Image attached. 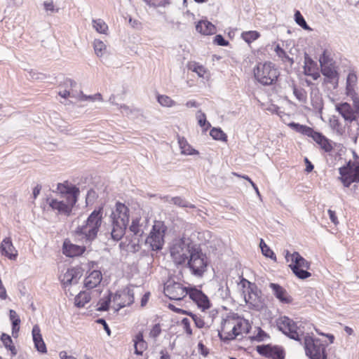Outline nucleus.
Masks as SVG:
<instances>
[{
  "mask_svg": "<svg viewBox=\"0 0 359 359\" xmlns=\"http://www.w3.org/2000/svg\"><path fill=\"white\" fill-rule=\"evenodd\" d=\"M178 144L181 153L184 155H195L198 154V151L194 149L183 137H178Z\"/></svg>",
  "mask_w": 359,
  "mask_h": 359,
  "instance_id": "nucleus-32",
  "label": "nucleus"
},
{
  "mask_svg": "<svg viewBox=\"0 0 359 359\" xmlns=\"http://www.w3.org/2000/svg\"><path fill=\"white\" fill-rule=\"evenodd\" d=\"M196 31L203 35H211L216 32L215 26L208 20H201L196 26Z\"/></svg>",
  "mask_w": 359,
  "mask_h": 359,
  "instance_id": "nucleus-31",
  "label": "nucleus"
},
{
  "mask_svg": "<svg viewBox=\"0 0 359 359\" xmlns=\"http://www.w3.org/2000/svg\"><path fill=\"white\" fill-rule=\"evenodd\" d=\"M319 62L321 67L334 65L332 59L330 57V53L326 50H325L320 56Z\"/></svg>",
  "mask_w": 359,
  "mask_h": 359,
  "instance_id": "nucleus-46",
  "label": "nucleus"
},
{
  "mask_svg": "<svg viewBox=\"0 0 359 359\" xmlns=\"http://www.w3.org/2000/svg\"><path fill=\"white\" fill-rule=\"evenodd\" d=\"M260 36V34L257 31H247L241 34V38L248 44L257 40Z\"/></svg>",
  "mask_w": 359,
  "mask_h": 359,
  "instance_id": "nucleus-42",
  "label": "nucleus"
},
{
  "mask_svg": "<svg viewBox=\"0 0 359 359\" xmlns=\"http://www.w3.org/2000/svg\"><path fill=\"white\" fill-rule=\"evenodd\" d=\"M196 247V245L187 238L175 241L170 249V256L175 264H186Z\"/></svg>",
  "mask_w": 359,
  "mask_h": 359,
  "instance_id": "nucleus-4",
  "label": "nucleus"
},
{
  "mask_svg": "<svg viewBox=\"0 0 359 359\" xmlns=\"http://www.w3.org/2000/svg\"><path fill=\"white\" fill-rule=\"evenodd\" d=\"M339 179L344 187H348L351 183L359 182V163L349 162L346 166L339 168Z\"/></svg>",
  "mask_w": 359,
  "mask_h": 359,
  "instance_id": "nucleus-12",
  "label": "nucleus"
},
{
  "mask_svg": "<svg viewBox=\"0 0 359 359\" xmlns=\"http://www.w3.org/2000/svg\"><path fill=\"white\" fill-rule=\"evenodd\" d=\"M214 41L219 46H226L228 45L229 42L226 41L223 36L220 34L216 35L215 37Z\"/></svg>",
  "mask_w": 359,
  "mask_h": 359,
  "instance_id": "nucleus-57",
  "label": "nucleus"
},
{
  "mask_svg": "<svg viewBox=\"0 0 359 359\" xmlns=\"http://www.w3.org/2000/svg\"><path fill=\"white\" fill-rule=\"evenodd\" d=\"M78 99L81 101L90 100L91 102H94L95 100L102 101V97L100 93H96L93 95H84L82 92H81L79 95L78 96Z\"/></svg>",
  "mask_w": 359,
  "mask_h": 359,
  "instance_id": "nucleus-50",
  "label": "nucleus"
},
{
  "mask_svg": "<svg viewBox=\"0 0 359 359\" xmlns=\"http://www.w3.org/2000/svg\"><path fill=\"white\" fill-rule=\"evenodd\" d=\"M250 328L248 320L238 316H229L223 320L219 335L222 340L229 341L243 333H248Z\"/></svg>",
  "mask_w": 359,
  "mask_h": 359,
  "instance_id": "nucleus-2",
  "label": "nucleus"
},
{
  "mask_svg": "<svg viewBox=\"0 0 359 359\" xmlns=\"http://www.w3.org/2000/svg\"><path fill=\"white\" fill-rule=\"evenodd\" d=\"M112 222L111 238L119 241L125 234L129 222V209L122 203L117 202L111 215Z\"/></svg>",
  "mask_w": 359,
  "mask_h": 359,
  "instance_id": "nucleus-3",
  "label": "nucleus"
},
{
  "mask_svg": "<svg viewBox=\"0 0 359 359\" xmlns=\"http://www.w3.org/2000/svg\"><path fill=\"white\" fill-rule=\"evenodd\" d=\"M149 219L142 209H138L135 215L132 217V222L129 227L130 231L137 236H142L148 226Z\"/></svg>",
  "mask_w": 359,
  "mask_h": 359,
  "instance_id": "nucleus-14",
  "label": "nucleus"
},
{
  "mask_svg": "<svg viewBox=\"0 0 359 359\" xmlns=\"http://www.w3.org/2000/svg\"><path fill=\"white\" fill-rule=\"evenodd\" d=\"M269 335L260 327H257L256 333L252 337V339L257 341H263L268 339Z\"/></svg>",
  "mask_w": 359,
  "mask_h": 359,
  "instance_id": "nucleus-52",
  "label": "nucleus"
},
{
  "mask_svg": "<svg viewBox=\"0 0 359 359\" xmlns=\"http://www.w3.org/2000/svg\"><path fill=\"white\" fill-rule=\"evenodd\" d=\"M248 284V287L243 292L245 301L252 307L258 308L262 303L261 292L255 285L249 282Z\"/></svg>",
  "mask_w": 359,
  "mask_h": 359,
  "instance_id": "nucleus-16",
  "label": "nucleus"
},
{
  "mask_svg": "<svg viewBox=\"0 0 359 359\" xmlns=\"http://www.w3.org/2000/svg\"><path fill=\"white\" fill-rule=\"evenodd\" d=\"M186 265L192 275L196 277H202L207 270L208 258L200 249L196 247Z\"/></svg>",
  "mask_w": 359,
  "mask_h": 359,
  "instance_id": "nucleus-6",
  "label": "nucleus"
},
{
  "mask_svg": "<svg viewBox=\"0 0 359 359\" xmlns=\"http://www.w3.org/2000/svg\"><path fill=\"white\" fill-rule=\"evenodd\" d=\"M304 348L306 355L311 359H326L325 347L318 339L306 336L304 337Z\"/></svg>",
  "mask_w": 359,
  "mask_h": 359,
  "instance_id": "nucleus-10",
  "label": "nucleus"
},
{
  "mask_svg": "<svg viewBox=\"0 0 359 359\" xmlns=\"http://www.w3.org/2000/svg\"><path fill=\"white\" fill-rule=\"evenodd\" d=\"M188 295L202 311L208 309L210 307V302L208 297L201 290L194 287H191Z\"/></svg>",
  "mask_w": 359,
  "mask_h": 359,
  "instance_id": "nucleus-19",
  "label": "nucleus"
},
{
  "mask_svg": "<svg viewBox=\"0 0 359 359\" xmlns=\"http://www.w3.org/2000/svg\"><path fill=\"white\" fill-rule=\"evenodd\" d=\"M43 6H44V8L46 11L53 12L55 11L54 4L52 1H45L43 3Z\"/></svg>",
  "mask_w": 359,
  "mask_h": 359,
  "instance_id": "nucleus-63",
  "label": "nucleus"
},
{
  "mask_svg": "<svg viewBox=\"0 0 359 359\" xmlns=\"http://www.w3.org/2000/svg\"><path fill=\"white\" fill-rule=\"evenodd\" d=\"M277 325L283 333L296 341H299L300 337L304 333L301 328V324L298 325L297 323L287 316L280 317L277 322Z\"/></svg>",
  "mask_w": 359,
  "mask_h": 359,
  "instance_id": "nucleus-8",
  "label": "nucleus"
},
{
  "mask_svg": "<svg viewBox=\"0 0 359 359\" xmlns=\"http://www.w3.org/2000/svg\"><path fill=\"white\" fill-rule=\"evenodd\" d=\"M255 79L263 85H271L278 78V72L271 62L259 63L254 69Z\"/></svg>",
  "mask_w": 359,
  "mask_h": 359,
  "instance_id": "nucleus-7",
  "label": "nucleus"
},
{
  "mask_svg": "<svg viewBox=\"0 0 359 359\" xmlns=\"http://www.w3.org/2000/svg\"><path fill=\"white\" fill-rule=\"evenodd\" d=\"M269 287L273 292V294L282 303L289 304L292 302V299L288 295L287 291L280 285L276 283H270Z\"/></svg>",
  "mask_w": 359,
  "mask_h": 359,
  "instance_id": "nucleus-27",
  "label": "nucleus"
},
{
  "mask_svg": "<svg viewBox=\"0 0 359 359\" xmlns=\"http://www.w3.org/2000/svg\"><path fill=\"white\" fill-rule=\"evenodd\" d=\"M47 203L51 209L54 211H57L58 214L69 215L73 206L76 203V200L74 196H70L68 199L48 198Z\"/></svg>",
  "mask_w": 359,
  "mask_h": 359,
  "instance_id": "nucleus-13",
  "label": "nucleus"
},
{
  "mask_svg": "<svg viewBox=\"0 0 359 359\" xmlns=\"http://www.w3.org/2000/svg\"><path fill=\"white\" fill-rule=\"evenodd\" d=\"M309 137H312V139L322 149H323L325 152H330L332 150V145L330 141L326 138L321 133L312 130L311 135Z\"/></svg>",
  "mask_w": 359,
  "mask_h": 359,
  "instance_id": "nucleus-30",
  "label": "nucleus"
},
{
  "mask_svg": "<svg viewBox=\"0 0 359 359\" xmlns=\"http://www.w3.org/2000/svg\"><path fill=\"white\" fill-rule=\"evenodd\" d=\"M194 323L196 326L198 328H203L205 327V325L203 318L201 316H195Z\"/></svg>",
  "mask_w": 359,
  "mask_h": 359,
  "instance_id": "nucleus-58",
  "label": "nucleus"
},
{
  "mask_svg": "<svg viewBox=\"0 0 359 359\" xmlns=\"http://www.w3.org/2000/svg\"><path fill=\"white\" fill-rule=\"evenodd\" d=\"M97 323L103 325L104 330L107 332L109 336L111 334L110 329L104 319L99 318L97 320Z\"/></svg>",
  "mask_w": 359,
  "mask_h": 359,
  "instance_id": "nucleus-62",
  "label": "nucleus"
},
{
  "mask_svg": "<svg viewBox=\"0 0 359 359\" xmlns=\"http://www.w3.org/2000/svg\"><path fill=\"white\" fill-rule=\"evenodd\" d=\"M0 251L2 255L11 260H15L18 257V251L13 245L11 239L5 238L0 244Z\"/></svg>",
  "mask_w": 359,
  "mask_h": 359,
  "instance_id": "nucleus-25",
  "label": "nucleus"
},
{
  "mask_svg": "<svg viewBox=\"0 0 359 359\" xmlns=\"http://www.w3.org/2000/svg\"><path fill=\"white\" fill-rule=\"evenodd\" d=\"M102 280V274L99 270H93L87 273L83 280V285L88 290L97 287Z\"/></svg>",
  "mask_w": 359,
  "mask_h": 359,
  "instance_id": "nucleus-23",
  "label": "nucleus"
},
{
  "mask_svg": "<svg viewBox=\"0 0 359 359\" xmlns=\"http://www.w3.org/2000/svg\"><path fill=\"white\" fill-rule=\"evenodd\" d=\"M210 135L214 140H220L223 142L227 141V135L220 128H212L210 132Z\"/></svg>",
  "mask_w": 359,
  "mask_h": 359,
  "instance_id": "nucleus-43",
  "label": "nucleus"
},
{
  "mask_svg": "<svg viewBox=\"0 0 359 359\" xmlns=\"http://www.w3.org/2000/svg\"><path fill=\"white\" fill-rule=\"evenodd\" d=\"M196 118L198 121V124L203 128V130H208L210 127V123L206 119V115L201 111L198 110L196 114Z\"/></svg>",
  "mask_w": 359,
  "mask_h": 359,
  "instance_id": "nucleus-40",
  "label": "nucleus"
},
{
  "mask_svg": "<svg viewBox=\"0 0 359 359\" xmlns=\"http://www.w3.org/2000/svg\"><path fill=\"white\" fill-rule=\"evenodd\" d=\"M288 126L295 130L297 132L301 133L304 135H306L309 137V135H311V133H312L313 129L307 127L306 126L300 125L299 123H290L288 124Z\"/></svg>",
  "mask_w": 359,
  "mask_h": 359,
  "instance_id": "nucleus-44",
  "label": "nucleus"
},
{
  "mask_svg": "<svg viewBox=\"0 0 359 359\" xmlns=\"http://www.w3.org/2000/svg\"><path fill=\"white\" fill-rule=\"evenodd\" d=\"M165 226L161 222H156L153 225L149 236L146 239V243L153 250H161L164 243Z\"/></svg>",
  "mask_w": 359,
  "mask_h": 359,
  "instance_id": "nucleus-9",
  "label": "nucleus"
},
{
  "mask_svg": "<svg viewBox=\"0 0 359 359\" xmlns=\"http://www.w3.org/2000/svg\"><path fill=\"white\" fill-rule=\"evenodd\" d=\"M59 356L60 359H76L75 357L72 355H68L67 352L65 351H60L59 353Z\"/></svg>",
  "mask_w": 359,
  "mask_h": 359,
  "instance_id": "nucleus-64",
  "label": "nucleus"
},
{
  "mask_svg": "<svg viewBox=\"0 0 359 359\" xmlns=\"http://www.w3.org/2000/svg\"><path fill=\"white\" fill-rule=\"evenodd\" d=\"M93 46L97 57H101L107 53V47L104 41L96 39L93 42Z\"/></svg>",
  "mask_w": 359,
  "mask_h": 359,
  "instance_id": "nucleus-38",
  "label": "nucleus"
},
{
  "mask_svg": "<svg viewBox=\"0 0 359 359\" xmlns=\"http://www.w3.org/2000/svg\"><path fill=\"white\" fill-rule=\"evenodd\" d=\"M82 276L80 268L72 267L67 269L66 272L60 276V282L64 287H67L79 283Z\"/></svg>",
  "mask_w": 359,
  "mask_h": 359,
  "instance_id": "nucleus-17",
  "label": "nucleus"
},
{
  "mask_svg": "<svg viewBox=\"0 0 359 359\" xmlns=\"http://www.w3.org/2000/svg\"><path fill=\"white\" fill-rule=\"evenodd\" d=\"M93 27L100 34H107L108 25L102 19L93 20Z\"/></svg>",
  "mask_w": 359,
  "mask_h": 359,
  "instance_id": "nucleus-41",
  "label": "nucleus"
},
{
  "mask_svg": "<svg viewBox=\"0 0 359 359\" xmlns=\"http://www.w3.org/2000/svg\"><path fill=\"white\" fill-rule=\"evenodd\" d=\"M274 51L276 52V55L284 62L288 61L290 64L293 63V60L287 55L285 51L282 48H280L279 44L276 46Z\"/></svg>",
  "mask_w": 359,
  "mask_h": 359,
  "instance_id": "nucleus-49",
  "label": "nucleus"
},
{
  "mask_svg": "<svg viewBox=\"0 0 359 359\" xmlns=\"http://www.w3.org/2000/svg\"><path fill=\"white\" fill-rule=\"evenodd\" d=\"M158 103L166 107H172L176 105V102L168 95H158L157 97Z\"/></svg>",
  "mask_w": 359,
  "mask_h": 359,
  "instance_id": "nucleus-45",
  "label": "nucleus"
},
{
  "mask_svg": "<svg viewBox=\"0 0 359 359\" xmlns=\"http://www.w3.org/2000/svg\"><path fill=\"white\" fill-rule=\"evenodd\" d=\"M327 212L331 222L335 225H337L339 223V222L335 212L330 209L328 210Z\"/></svg>",
  "mask_w": 359,
  "mask_h": 359,
  "instance_id": "nucleus-60",
  "label": "nucleus"
},
{
  "mask_svg": "<svg viewBox=\"0 0 359 359\" xmlns=\"http://www.w3.org/2000/svg\"><path fill=\"white\" fill-rule=\"evenodd\" d=\"M294 95L299 101H304L306 100V93L302 89H297L296 88H294L293 90Z\"/></svg>",
  "mask_w": 359,
  "mask_h": 359,
  "instance_id": "nucleus-55",
  "label": "nucleus"
},
{
  "mask_svg": "<svg viewBox=\"0 0 359 359\" xmlns=\"http://www.w3.org/2000/svg\"><path fill=\"white\" fill-rule=\"evenodd\" d=\"M161 332V329L160 325L158 324H156L151 330L149 334L151 337L156 338L160 334Z\"/></svg>",
  "mask_w": 359,
  "mask_h": 359,
  "instance_id": "nucleus-56",
  "label": "nucleus"
},
{
  "mask_svg": "<svg viewBox=\"0 0 359 359\" xmlns=\"http://www.w3.org/2000/svg\"><path fill=\"white\" fill-rule=\"evenodd\" d=\"M294 20L296 23L302 27L305 30H311V27L307 25L304 17L299 11H297L294 13Z\"/></svg>",
  "mask_w": 359,
  "mask_h": 359,
  "instance_id": "nucleus-48",
  "label": "nucleus"
},
{
  "mask_svg": "<svg viewBox=\"0 0 359 359\" xmlns=\"http://www.w3.org/2000/svg\"><path fill=\"white\" fill-rule=\"evenodd\" d=\"M335 109L346 121H348L352 123L356 121L358 114L357 110L354 109L350 104L347 102L336 104Z\"/></svg>",
  "mask_w": 359,
  "mask_h": 359,
  "instance_id": "nucleus-20",
  "label": "nucleus"
},
{
  "mask_svg": "<svg viewBox=\"0 0 359 359\" xmlns=\"http://www.w3.org/2000/svg\"><path fill=\"white\" fill-rule=\"evenodd\" d=\"M85 250V246L73 244L69 240H65L63 243L62 252L67 257H74L80 256Z\"/></svg>",
  "mask_w": 359,
  "mask_h": 359,
  "instance_id": "nucleus-24",
  "label": "nucleus"
},
{
  "mask_svg": "<svg viewBox=\"0 0 359 359\" xmlns=\"http://www.w3.org/2000/svg\"><path fill=\"white\" fill-rule=\"evenodd\" d=\"M9 318L12 323V334L17 337L20 330V318L15 311L11 309L9 311Z\"/></svg>",
  "mask_w": 359,
  "mask_h": 359,
  "instance_id": "nucleus-34",
  "label": "nucleus"
},
{
  "mask_svg": "<svg viewBox=\"0 0 359 359\" xmlns=\"http://www.w3.org/2000/svg\"><path fill=\"white\" fill-rule=\"evenodd\" d=\"M163 198L165 202L173 203L174 205H177L179 207L190 208H195L194 205L191 204L189 202H188L187 201H186L185 199L180 196L170 197L168 196H164Z\"/></svg>",
  "mask_w": 359,
  "mask_h": 359,
  "instance_id": "nucleus-33",
  "label": "nucleus"
},
{
  "mask_svg": "<svg viewBox=\"0 0 359 359\" xmlns=\"http://www.w3.org/2000/svg\"><path fill=\"white\" fill-rule=\"evenodd\" d=\"M330 127L338 135H343L345 133V126L339 121L336 116L330 117Z\"/></svg>",
  "mask_w": 359,
  "mask_h": 359,
  "instance_id": "nucleus-35",
  "label": "nucleus"
},
{
  "mask_svg": "<svg viewBox=\"0 0 359 359\" xmlns=\"http://www.w3.org/2000/svg\"><path fill=\"white\" fill-rule=\"evenodd\" d=\"M304 72L306 75L311 76L313 80H317L320 77L317 63L306 53L304 55Z\"/></svg>",
  "mask_w": 359,
  "mask_h": 359,
  "instance_id": "nucleus-26",
  "label": "nucleus"
},
{
  "mask_svg": "<svg viewBox=\"0 0 359 359\" xmlns=\"http://www.w3.org/2000/svg\"><path fill=\"white\" fill-rule=\"evenodd\" d=\"M189 68L193 72H196L200 77H203L206 72L205 69L203 66L196 63L191 65Z\"/></svg>",
  "mask_w": 359,
  "mask_h": 359,
  "instance_id": "nucleus-53",
  "label": "nucleus"
},
{
  "mask_svg": "<svg viewBox=\"0 0 359 359\" xmlns=\"http://www.w3.org/2000/svg\"><path fill=\"white\" fill-rule=\"evenodd\" d=\"M358 77L353 71L348 73L346 78V94L351 97L353 103L357 105L359 104V95L357 92Z\"/></svg>",
  "mask_w": 359,
  "mask_h": 359,
  "instance_id": "nucleus-18",
  "label": "nucleus"
},
{
  "mask_svg": "<svg viewBox=\"0 0 359 359\" xmlns=\"http://www.w3.org/2000/svg\"><path fill=\"white\" fill-rule=\"evenodd\" d=\"M198 351H199V353L204 355V356H207L209 353V351L208 350V348L203 345V344H202L201 342H200L198 344Z\"/></svg>",
  "mask_w": 359,
  "mask_h": 359,
  "instance_id": "nucleus-61",
  "label": "nucleus"
},
{
  "mask_svg": "<svg viewBox=\"0 0 359 359\" xmlns=\"http://www.w3.org/2000/svg\"><path fill=\"white\" fill-rule=\"evenodd\" d=\"M90 299V294L88 292L81 291L75 297V305L79 308L83 307Z\"/></svg>",
  "mask_w": 359,
  "mask_h": 359,
  "instance_id": "nucleus-37",
  "label": "nucleus"
},
{
  "mask_svg": "<svg viewBox=\"0 0 359 359\" xmlns=\"http://www.w3.org/2000/svg\"><path fill=\"white\" fill-rule=\"evenodd\" d=\"M135 353L137 355H142L144 350L147 348V343L143 339V335L142 333H139L136 335L135 339Z\"/></svg>",
  "mask_w": 359,
  "mask_h": 359,
  "instance_id": "nucleus-39",
  "label": "nucleus"
},
{
  "mask_svg": "<svg viewBox=\"0 0 359 359\" xmlns=\"http://www.w3.org/2000/svg\"><path fill=\"white\" fill-rule=\"evenodd\" d=\"M111 296L109 294L102 298L97 304V310L104 311L108 310L110 302H111Z\"/></svg>",
  "mask_w": 359,
  "mask_h": 359,
  "instance_id": "nucleus-47",
  "label": "nucleus"
},
{
  "mask_svg": "<svg viewBox=\"0 0 359 359\" xmlns=\"http://www.w3.org/2000/svg\"><path fill=\"white\" fill-rule=\"evenodd\" d=\"M1 340L5 348L11 351L12 357L17 355V349L15 346L13 344V340L8 334L3 333L1 336Z\"/></svg>",
  "mask_w": 359,
  "mask_h": 359,
  "instance_id": "nucleus-36",
  "label": "nucleus"
},
{
  "mask_svg": "<svg viewBox=\"0 0 359 359\" xmlns=\"http://www.w3.org/2000/svg\"><path fill=\"white\" fill-rule=\"evenodd\" d=\"M321 72L325 77V81L336 86L339 81V74L334 65L321 67Z\"/></svg>",
  "mask_w": 359,
  "mask_h": 359,
  "instance_id": "nucleus-28",
  "label": "nucleus"
},
{
  "mask_svg": "<svg viewBox=\"0 0 359 359\" xmlns=\"http://www.w3.org/2000/svg\"><path fill=\"white\" fill-rule=\"evenodd\" d=\"M57 191L60 194V198L65 199H68L70 196H74L77 201L79 194V188L67 182L59 183L57 187Z\"/></svg>",
  "mask_w": 359,
  "mask_h": 359,
  "instance_id": "nucleus-22",
  "label": "nucleus"
},
{
  "mask_svg": "<svg viewBox=\"0 0 359 359\" xmlns=\"http://www.w3.org/2000/svg\"><path fill=\"white\" fill-rule=\"evenodd\" d=\"M285 259L287 262L291 261L289 266L297 277L300 279H306L311 276V273L307 271L310 268V263L301 256L299 252H294L291 254L287 250Z\"/></svg>",
  "mask_w": 359,
  "mask_h": 359,
  "instance_id": "nucleus-5",
  "label": "nucleus"
},
{
  "mask_svg": "<svg viewBox=\"0 0 359 359\" xmlns=\"http://www.w3.org/2000/svg\"><path fill=\"white\" fill-rule=\"evenodd\" d=\"M191 287H185L181 283L169 279L164 285V293L170 299L181 300L189 294Z\"/></svg>",
  "mask_w": 359,
  "mask_h": 359,
  "instance_id": "nucleus-11",
  "label": "nucleus"
},
{
  "mask_svg": "<svg viewBox=\"0 0 359 359\" xmlns=\"http://www.w3.org/2000/svg\"><path fill=\"white\" fill-rule=\"evenodd\" d=\"M134 302V292L133 289L128 287L113 295V309L118 311L121 308L129 306Z\"/></svg>",
  "mask_w": 359,
  "mask_h": 359,
  "instance_id": "nucleus-15",
  "label": "nucleus"
},
{
  "mask_svg": "<svg viewBox=\"0 0 359 359\" xmlns=\"http://www.w3.org/2000/svg\"><path fill=\"white\" fill-rule=\"evenodd\" d=\"M260 248L262 252V254L266 257H270L271 259L276 260V257L273 253V252L267 246V245L261 240L260 242Z\"/></svg>",
  "mask_w": 359,
  "mask_h": 359,
  "instance_id": "nucleus-51",
  "label": "nucleus"
},
{
  "mask_svg": "<svg viewBox=\"0 0 359 359\" xmlns=\"http://www.w3.org/2000/svg\"><path fill=\"white\" fill-rule=\"evenodd\" d=\"M182 325L183 326L186 333L188 334V335H191L192 334V330L191 329V322L190 320L187 318H184L182 320Z\"/></svg>",
  "mask_w": 359,
  "mask_h": 359,
  "instance_id": "nucleus-54",
  "label": "nucleus"
},
{
  "mask_svg": "<svg viewBox=\"0 0 359 359\" xmlns=\"http://www.w3.org/2000/svg\"><path fill=\"white\" fill-rule=\"evenodd\" d=\"M118 108L121 110V112L123 115H126V116H129L133 112L132 109H130L129 107L124 105V104L119 105V107Z\"/></svg>",
  "mask_w": 359,
  "mask_h": 359,
  "instance_id": "nucleus-59",
  "label": "nucleus"
},
{
  "mask_svg": "<svg viewBox=\"0 0 359 359\" xmlns=\"http://www.w3.org/2000/svg\"><path fill=\"white\" fill-rule=\"evenodd\" d=\"M102 222V208L95 210L88 216L85 224L76 228L75 231L76 239L86 244L91 243V242L96 238Z\"/></svg>",
  "mask_w": 359,
  "mask_h": 359,
  "instance_id": "nucleus-1",
  "label": "nucleus"
},
{
  "mask_svg": "<svg viewBox=\"0 0 359 359\" xmlns=\"http://www.w3.org/2000/svg\"><path fill=\"white\" fill-rule=\"evenodd\" d=\"M32 338L34 343V346L36 349L41 353H45L47 352L46 344L43 340L41 334V330L39 327V325H35L32 331Z\"/></svg>",
  "mask_w": 359,
  "mask_h": 359,
  "instance_id": "nucleus-29",
  "label": "nucleus"
},
{
  "mask_svg": "<svg viewBox=\"0 0 359 359\" xmlns=\"http://www.w3.org/2000/svg\"><path fill=\"white\" fill-rule=\"evenodd\" d=\"M257 351L263 355L272 359H284V351L281 347L262 345L257 346Z\"/></svg>",
  "mask_w": 359,
  "mask_h": 359,
  "instance_id": "nucleus-21",
  "label": "nucleus"
}]
</instances>
